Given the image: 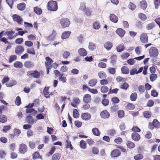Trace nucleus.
<instances>
[{
    "instance_id": "f257e3e1",
    "label": "nucleus",
    "mask_w": 160,
    "mask_h": 160,
    "mask_svg": "<svg viewBox=\"0 0 160 160\" xmlns=\"http://www.w3.org/2000/svg\"><path fill=\"white\" fill-rule=\"evenodd\" d=\"M48 9L52 11H56L58 9L57 2L52 0L49 1L48 3Z\"/></svg>"
},
{
    "instance_id": "f03ea898",
    "label": "nucleus",
    "mask_w": 160,
    "mask_h": 160,
    "mask_svg": "<svg viewBox=\"0 0 160 160\" xmlns=\"http://www.w3.org/2000/svg\"><path fill=\"white\" fill-rule=\"evenodd\" d=\"M42 71L39 72L36 70L32 71H28L27 74L29 76H32L33 78H38L40 77V74H42Z\"/></svg>"
},
{
    "instance_id": "7ed1b4c3",
    "label": "nucleus",
    "mask_w": 160,
    "mask_h": 160,
    "mask_svg": "<svg viewBox=\"0 0 160 160\" xmlns=\"http://www.w3.org/2000/svg\"><path fill=\"white\" fill-rule=\"evenodd\" d=\"M60 23L62 28L68 27L70 23L69 19L67 18H63L61 19L60 20Z\"/></svg>"
},
{
    "instance_id": "20e7f679",
    "label": "nucleus",
    "mask_w": 160,
    "mask_h": 160,
    "mask_svg": "<svg viewBox=\"0 0 160 160\" xmlns=\"http://www.w3.org/2000/svg\"><path fill=\"white\" fill-rule=\"evenodd\" d=\"M150 56L151 57H155L158 54V49L155 47H151L149 50Z\"/></svg>"
},
{
    "instance_id": "39448f33",
    "label": "nucleus",
    "mask_w": 160,
    "mask_h": 160,
    "mask_svg": "<svg viewBox=\"0 0 160 160\" xmlns=\"http://www.w3.org/2000/svg\"><path fill=\"white\" fill-rule=\"evenodd\" d=\"M14 21L16 22L19 24H22L23 22V20L21 17L17 14H14L12 16Z\"/></svg>"
},
{
    "instance_id": "423d86ee",
    "label": "nucleus",
    "mask_w": 160,
    "mask_h": 160,
    "mask_svg": "<svg viewBox=\"0 0 160 160\" xmlns=\"http://www.w3.org/2000/svg\"><path fill=\"white\" fill-rule=\"evenodd\" d=\"M28 148L27 145L24 144L22 143L19 145V151L22 154H24L27 152Z\"/></svg>"
},
{
    "instance_id": "0eeeda50",
    "label": "nucleus",
    "mask_w": 160,
    "mask_h": 160,
    "mask_svg": "<svg viewBox=\"0 0 160 160\" xmlns=\"http://www.w3.org/2000/svg\"><path fill=\"white\" fill-rule=\"evenodd\" d=\"M141 41L143 43H147L148 42V37L146 33L142 34L140 36Z\"/></svg>"
},
{
    "instance_id": "6e6552de",
    "label": "nucleus",
    "mask_w": 160,
    "mask_h": 160,
    "mask_svg": "<svg viewBox=\"0 0 160 160\" xmlns=\"http://www.w3.org/2000/svg\"><path fill=\"white\" fill-rule=\"evenodd\" d=\"M121 154L120 151L118 149H115L111 153V156L112 158H116L119 156Z\"/></svg>"
},
{
    "instance_id": "1a4fd4ad",
    "label": "nucleus",
    "mask_w": 160,
    "mask_h": 160,
    "mask_svg": "<svg viewBox=\"0 0 160 160\" xmlns=\"http://www.w3.org/2000/svg\"><path fill=\"white\" fill-rule=\"evenodd\" d=\"M91 101V95L88 94L85 95L83 98V102L86 103H90Z\"/></svg>"
},
{
    "instance_id": "9d476101",
    "label": "nucleus",
    "mask_w": 160,
    "mask_h": 160,
    "mask_svg": "<svg viewBox=\"0 0 160 160\" xmlns=\"http://www.w3.org/2000/svg\"><path fill=\"white\" fill-rule=\"evenodd\" d=\"M100 116L103 118H108L110 117V113L107 111L104 110L101 112Z\"/></svg>"
},
{
    "instance_id": "9b49d317",
    "label": "nucleus",
    "mask_w": 160,
    "mask_h": 160,
    "mask_svg": "<svg viewBox=\"0 0 160 160\" xmlns=\"http://www.w3.org/2000/svg\"><path fill=\"white\" fill-rule=\"evenodd\" d=\"M23 47L19 46L17 47L15 49V52L17 54L20 55L24 51Z\"/></svg>"
},
{
    "instance_id": "f8f14e48",
    "label": "nucleus",
    "mask_w": 160,
    "mask_h": 160,
    "mask_svg": "<svg viewBox=\"0 0 160 160\" xmlns=\"http://www.w3.org/2000/svg\"><path fill=\"white\" fill-rule=\"evenodd\" d=\"M113 46L112 43L109 41H107L105 42L104 44V48L107 50H110Z\"/></svg>"
},
{
    "instance_id": "ddd939ff",
    "label": "nucleus",
    "mask_w": 160,
    "mask_h": 160,
    "mask_svg": "<svg viewBox=\"0 0 160 160\" xmlns=\"http://www.w3.org/2000/svg\"><path fill=\"white\" fill-rule=\"evenodd\" d=\"M15 33V32L12 30H9L5 32V34L6 35L9 39H12L14 38L13 35Z\"/></svg>"
},
{
    "instance_id": "4468645a",
    "label": "nucleus",
    "mask_w": 160,
    "mask_h": 160,
    "mask_svg": "<svg viewBox=\"0 0 160 160\" xmlns=\"http://www.w3.org/2000/svg\"><path fill=\"white\" fill-rule=\"evenodd\" d=\"M140 136L138 133L136 132H134L132 133V138L133 140L138 141L140 139Z\"/></svg>"
},
{
    "instance_id": "2eb2a0df",
    "label": "nucleus",
    "mask_w": 160,
    "mask_h": 160,
    "mask_svg": "<svg viewBox=\"0 0 160 160\" xmlns=\"http://www.w3.org/2000/svg\"><path fill=\"white\" fill-rule=\"evenodd\" d=\"M125 32V31L121 28H118L116 31V33L121 38L123 37Z\"/></svg>"
},
{
    "instance_id": "dca6fc26",
    "label": "nucleus",
    "mask_w": 160,
    "mask_h": 160,
    "mask_svg": "<svg viewBox=\"0 0 160 160\" xmlns=\"http://www.w3.org/2000/svg\"><path fill=\"white\" fill-rule=\"evenodd\" d=\"M81 118L83 120H88L91 118V115L88 113H84L82 114L81 116Z\"/></svg>"
},
{
    "instance_id": "f3484780",
    "label": "nucleus",
    "mask_w": 160,
    "mask_h": 160,
    "mask_svg": "<svg viewBox=\"0 0 160 160\" xmlns=\"http://www.w3.org/2000/svg\"><path fill=\"white\" fill-rule=\"evenodd\" d=\"M78 52L79 54L82 56H86L87 54V51L85 49L83 48L79 49Z\"/></svg>"
},
{
    "instance_id": "a211bd4d",
    "label": "nucleus",
    "mask_w": 160,
    "mask_h": 160,
    "mask_svg": "<svg viewBox=\"0 0 160 160\" xmlns=\"http://www.w3.org/2000/svg\"><path fill=\"white\" fill-rule=\"evenodd\" d=\"M109 18L111 21L114 23H116L118 21V18L113 14H110L109 16Z\"/></svg>"
},
{
    "instance_id": "6ab92c4d",
    "label": "nucleus",
    "mask_w": 160,
    "mask_h": 160,
    "mask_svg": "<svg viewBox=\"0 0 160 160\" xmlns=\"http://www.w3.org/2000/svg\"><path fill=\"white\" fill-rule=\"evenodd\" d=\"M71 33V32L69 31L64 32L61 35L62 38L64 39L68 38Z\"/></svg>"
},
{
    "instance_id": "aec40b11",
    "label": "nucleus",
    "mask_w": 160,
    "mask_h": 160,
    "mask_svg": "<svg viewBox=\"0 0 160 160\" xmlns=\"http://www.w3.org/2000/svg\"><path fill=\"white\" fill-rule=\"evenodd\" d=\"M96 45L95 43L90 42L89 43L88 48L91 51H94L96 48Z\"/></svg>"
},
{
    "instance_id": "412c9836",
    "label": "nucleus",
    "mask_w": 160,
    "mask_h": 160,
    "mask_svg": "<svg viewBox=\"0 0 160 160\" xmlns=\"http://www.w3.org/2000/svg\"><path fill=\"white\" fill-rule=\"evenodd\" d=\"M7 117L4 115L2 114L0 115V122L4 123L7 121Z\"/></svg>"
},
{
    "instance_id": "4be33fe9",
    "label": "nucleus",
    "mask_w": 160,
    "mask_h": 160,
    "mask_svg": "<svg viewBox=\"0 0 160 160\" xmlns=\"http://www.w3.org/2000/svg\"><path fill=\"white\" fill-rule=\"evenodd\" d=\"M61 156V154L59 153H55L53 155L52 160H59Z\"/></svg>"
},
{
    "instance_id": "5701e85b",
    "label": "nucleus",
    "mask_w": 160,
    "mask_h": 160,
    "mask_svg": "<svg viewBox=\"0 0 160 160\" xmlns=\"http://www.w3.org/2000/svg\"><path fill=\"white\" fill-rule=\"evenodd\" d=\"M25 4L24 3H22L18 4L17 8L20 10H23L25 8Z\"/></svg>"
},
{
    "instance_id": "b1692460",
    "label": "nucleus",
    "mask_w": 160,
    "mask_h": 160,
    "mask_svg": "<svg viewBox=\"0 0 160 160\" xmlns=\"http://www.w3.org/2000/svg\"><path fill=\"white\" fill-rule=\"evenodd\" d=\"M24 65L27 68H32L34 66V64L32 62L28 61L25 62Z\"/></svg>"
},
{
    "instance_id": "393cba45",
    "label": "nucleus",
    "mask_w": 160,
    "mask_h": 160,
    "mask_svg": "<svg viewBox=\"0 0 160 160\" xmlns=\"http://www.w3.org/2000/svg\"><path fill=\"white\" fill-rule=\"evenodd\" d=\"M93 134L96 136H99L100 134V132L97 128H93L92 130Z\"/></svg>"
},
{
    "instance_id": "a878e982",
    "label": "nucleus",
    "mask_w": 160,
    "mask_h": 160,
    "mask_svg": "<svg viewBox=\"0 0 160 160\" xmlns=\"http://www.w3.org/2000/svg\"><path fill=\"white\" fill-rule=\"evenodd\" d=\"M14 66L15 68H20L23 67V64L21 62L17 61L14 63Z\"/></svg>"
},
{
    "instance_id": "bb28decb",
    "label": "nucleus",
    "mask_w": 160,
    "mask_h": 160,
    "mask_svg": "<svg viewBox=\"0 0 160 160\" xmlns=\"http://www.w3.org/2000/svg\"><path fill=\"white\" fill-rule=\"evenodd\" d=\"M56 33L54 31L52 32V33L49 36L47 37L46 39L47 40H52L56 36Z\"/></svg>"
},
{
    "instance_id": "cd10ccee",
    "label": "nucleus",
    "mask_w": 160,
    "mask_h": 160,
    "mask_svg": "<svg viewBox=\"0 0 160 160\" xmlns=\"http://www.w3.org/2000/svg\"><path fill=\"white\" fill-rule=\"evenodd\" d=\"M34 12L37 14L39 15L41 14L42 12L41 9L37 7L34 8Z\"/></svg>"
},
{
    "instance_id": "c85d7f7f",
    "label": "nucleus",
    "mask_w": 160,
    "mask_h": 160,
    "mask_svg": "<svg viewBox=\"0 0 160 160\" xmlns=\"http://www.w3.org/2000/svg\"><path fill=\"white\" fill-rule=\"evenodd\" d=\"M26 120L29 124H32L35 122L34 120L32 119V117L30 116L27 117Z\"/></svg>"
},
{
    "instance_id": "c756f323",
    "label": "nucleus",
    "mask_w": 160,
    "mask_h": 160,
    "mask_svg": "<svg viewBox=\"0 0 160 160\" xmlns=\"http://www.w3.org/2000/svg\"><path fill=\"white\" fill-rule=\"evenodd\" d=\"M122 72L124 74H128L129 72V69L125 66H123L121 68Z\"/></svg>"
},
{
    "instance_id": "7c9ffc66",
    "label": "nucleus",
    "mask_w": 160,
    "mask_h": 160,
    "mask_svg": "<svg viewBox=\"0 0 160 160\" xmlns=\"http://www.w3.org/2000/svg\"><path fill=\"white\" fill-rule=\"evenodd\" d=\"M97 83V80L95 79H93L89 81L88 84L90 86L93 87Z\"/></svg>"
},
{
    "instance_id": "2f4dec72",
    "label": "nucleus",
    "mask_w": 160,
    "mask_h": 160,
    "mask_svg": "<svg viewBox=\"0 0 160 160\" xmlns=\"http://www.w3.org/2000/svg\"><path fill=\"white\" fill-rule=\"evenodd\" d=\"M98 75L99 78L101 79L105 78H106V75L104 72L100 71L98 72Z\"/></svg>"
},
{
    "instance_id": "473e14b6",
    "label": "nucleus",
    "mask_w": 160,
    "mask_h": 160,
    "mask_svg": "<svg viewBox=\"0 0 160 160\" xmlns=\"http://www.w3.org/2000/svg\"><path fill=\"white\" fill-rule=\"evenodd\" d=\"M137 97V94L136 92L132 93L130 97V99L132 101H135Z\"/></svg>"
},
{
    "instance_id": "72a5a7b5",
    "label": "nucleus",
    "mask_w": 160,
    "mask_h": 160,
    "mask_svg": "<svg viewBox=\"0 0 160 160\" xmlns=\"http://www.w3.org/2000/svg\"><path fill=\"white\" fill-rule=\"evenodd\" d=\"M140 4L141 8L143 9H145L147 7V2L144 0L141 1Z\"/></svg>"
},
{
    "instance_id": "f704fd0d",
    "label": "nucleus",
    "mask_w": 160,
    "mask_h": 160,
    "mask_svg": "<svg viewBox=\"0 0 160 160\" xmlns=\"http://www.w3.org/2000/svg\"><path fill=\"white\" fill-rule=\"evenodd\" d=\"M135 108V106L133 104L129 103L126 106V109L128 111L132 110Z\"/></svg>"
},
{
    "instance_id": "c9c22d12",
    "label": "nucleus",
    "mask_w": 160,
    "mask_h": 160,
    "mask_svg": "<svg viewBox=\"0 0 160 160\" xmlns=\"http://www.w3.org/2000/svg\"><path fill=\"white\" fill-rule=\"evenodd\" d=\"M155 23L154 22L148 24L146 26V28L148 30H150L152 29L155 26Z\"/></svg>"
},
{
    "instance_id": "e433bc0d",
    "label": "nucleus",
    "mask_w": 160,
    "mask_h": 160,
    "mask_svg": "<svg viewBox=\"0 0 160 160\" xmlns=\"http://www.w3.org/2000/svg\"><path fill=\"white\" fill-rule=\"evenodd\" d=\"M27 52L31 54H35V52L34 49L32 48H28L27 49Z\"/></svg>"
},
{
    "instance_id": "4c0bfd02",
    "label": "nucleus",
    "mask_w": 160,
    "mask_h": 160,
    "mask_svg": "<svg viewBox=\"0 0 160 160\" xmlns=\"http://www.w3.org/2000/svg\"><path fill=\"white\" fill-rule=\"evenodd\" d=\"M73 116L74 118H78L79 116V113L78 111L76 109L73 110Z\"/></svg>"
},
{
    "instance_id": "58836bf2",
    "label": "nucleus",
    "mask_w": 160,
    "mask_h": 160,
    "mask_svg": "<svg viewBox=\"0 0 160 160\" xmlns=\"http://www.w3.org/2000/svg\"><path fill=\"white\" fill-rule=\"evenodd\" d=\"M138 16L139 18L142 20H145L147 18V16L145 14L141 13H139Z\"/></svg>"
},
{
    "instance_id": "ea45409f",
    "label": "nucleus",
    "mask_w": 160,
    "mask_h": 160,
    "mask_svg": "<svg viewBox=\"0 0 160 160\" xmlns=\"http://www.w3.org/2000/svg\"><path fill=\"white\" fill-rule=\"evenodd\" d=\"M108 90V87L105 86H102L101 88V92L103 93L107 92Z\"/></svg>"
},
{
    "instance_id": "a19ab883",
    "label": "nucleus",
    "mask_w": 160,
    "mask_h": 160,
    "mask_svg": "<svg viewBox=\"0 0 160 160\" xmlns=\"http://www.w3.org/2000/svg\"><path fill=\"white\" fill-rule=\"evenodd\" d=\"M86 8L85 3L84 2H82L80 4V6L79 8V10L83 11Z\"/></svg>"
},
{
    "instance_id": "79ce46f5",
    "label": "nucleus",
    "mask_w": 160,
    "mask_h": 160,
    "mask_svg": "<svg viewBox=\"0 0 160 160\" xmlns=\"http://www.w3.org/2000/svg\"><path fill=\"white\" fill-rule=\"evenodd\" d=\"M80 147L82 149H85L86 148V143L83 140H81L80 142Z\"/></svg>"
},
{
    "instance_id": "37998d69",
    "label": "nucleus",
    "mask_w": 160,
    "mask_h": 160,
    "mask_svg": "<svg viewBox=\"0 0 160 160\" xmlns=\"http://www.w3.org/2000/svg\"><path fill=\"white\" fill-rule=\"evenodd\" d=\"M93 27L95 29H98L100 28L99 23L97 21L93 23Z\"/></svg>"
},
{
    "instance_id": "c03bdc74",
    "label": "nucleus",
    "mask_w": 160,
    "mask_h": 160,
    "mask_svg": "<svg viewBox=\"0 0 160 160\" xmlns=\"http://www.w3.org/2000/svg\"><path fill=\"white\" fill-rule=\"evenodd\" d=\"M17 58V56L16 55H12L11 56H10L9 58V62L10 63H11L13 61H14L16 60Z\"/></svg>"
},
{
    "instance_id": "a18cd8bd",
    "label": "nucleus",
    "mask_w": 160,
    "mask_h": 160,
    "mask_svg": "<svg viewBox=\"0 0 160 160\" xmlns=\"http://www.w3.org/2000/svg\"><path fill=\"white\" fill-rule=\"evenodd\" d=\"M150 80L152 82L155 81L157 78V75L155 74L152 73L150 75Z\"/></svg>"
},
{
    "instance_id": "49530a36",
    "label": "nucleus",
    "mask_w": 160,
    "mask_h": 160,
    "mask_svg": "<svg viewBox=\"0 0 160 160\" xmlns=\"http://www.w3.org/2000/svg\"><path fill=\"white\" fill-rule=\"evenodd\" d=\"M127 147L130 148H132L135 147L134 144L132 142L128 141L127 142Z\"/></svg>"
},
{
    "instance_id": "de8ad7c7",
    "label": "nucleus",
    "mask_w": 160,
    "mask_h": 160,
    "mask_svg": "<svg viewBox=\"0 0 160 160\" xmlns=\"http://www.w3.org/2000/svg\"><path fill=\"white\" fill-rule=\"evenodd\" d=\"M118 117L119 118H122L124 116V112L122 110H119L118 112Z\"/></svg>"
},
{
    "instance_id": "09e8293b",
    "label": "nucleus",
    "mask_w": 160,
    "mask_h": 160,
    "mask_svg": "<svg viewBox=\"0 0 160 160\" xmlns=\"http://www.w3.org/2000/svg\"><path fill=\"white\" fill-rule=\"evenodd\" d=\"M152 124L153 126L155 128L158 127L159 125V122L156 119H154Z\"/></svg>"
},
{
    "instance_id": "8fccbe9b",
    "label": "nucleus",
    "mask_w": 160,
    "mask_h": 160,
    "mask_svg": "<svg viewBox=\"0 0 160 160\" xmlns=\"http://www.w3.org/2000/svg\"><path fill=\"white\" fill-rule=\"evenodd\" d=\"M108 135L113 136L115 134L116 131L114 129H111L108 130Z\"/></svg>"
},
{
    "instance_id": "3c124183",
    "label": "nucleus",
    "mask_w": 160,
    "mask_h": 160,
    "mask_svg": "<svg viewBox=\"0 0 160 160\" xmlns=\"http://www.w3.org/2000/svg\"><path fill=\"white\" fill-rule=\"evenodd\" d=\"M118 109V107L117 105L113 106L110 108V110L111 112H114Z\"/></svg>"
},
{
    "instance_id": "603ef678",
    "label": "nucleus",
    "mask_w": 160,
    "mask_h": 160,
    "mask_svg": "<svg viewBox=\"0 0 160 160\" xmlns=\"http://www.w3.org/2000/svg\"><path fill=\"white\" fill-rule=\"evenodd\" d=\"M124 47L123 45L120 44L117 48V50L118 52H121L124 50Z\"/></svg>"
},
{
    "instance_id": "864d4df0",
    "label": "nucleus",
    "mask_w": 160,
    "mask_h": 160,
    "mask_svg": "<svg viewBox=\"0 0 160 160\" xmlns=\"http://www.w3.org/2000/svg\"><path fill=\"white\" fill-rule=\"evenodd\" d=\"M109 103L108 100L107 99H104L102 101V104L105 106H106L108 105Z\"/></svg>"
},
{
    "instance_id": "5fc2aeb1",
    "label": "nucleus",
    "mask_w": 160,
    "mask_h": 160,
    "mask_svg": "<svg viewBox=\"0 0 160 160\" xmlns=\"http://www.w3.org/2000/svg\"><path fill=\"white\" fill-rule=\"evenodd\" d=\"M129 85L127 82H124L122 85L121 86L120 88H121L126 90L129 87Z\"/></svg>"
},
{
    "instance_id": "6e6d98bb",
    "label": "nucleus",
    "mask_w": 160,
    "mask_h": 160,
    "mask_svg": "<svg viewBox=\"0 0 160 160\" xmlns=\"http://www.w3.org/2000/svg\"><path fill=\"white\" fill-rule=\"evenodd\" d=\"M128 7L132 10H133L136 8V6L133 3L130 2L128 5Z\"/></svg>"
},
{
    "instance_id": "4d7b16f0",
    "label": "nucleus",
    "mask_w": 160,
    "mask_h": 160,
    "mask_svg": "<svg viewBox=\"0 0 160 160\" xmlns=\"http://www.w3.org/2000/svg\"><path fill=\"white\" fill-rule=\"evenodd\" d=\"M26 112L28 113H31L32 112L34 113L37 112L33 109L28 108L26 109Z\"/></svg>"
},
{
    "instance_id": "13d9d810",
    "label": "nucleus",
    "mask_w": 160,
    "mask_h": 160,
    "mask_svg": "<svg viewBox=\"0 0 160 160\" xmlns=\"http://www.w3.org/2000/svg\"><path fill=\"white\" fill-rule=\"evenodd\" d=\"M98 66L99 68H106L107 65L104 62H100L98 64Z\"/></svg>"
},
{
    "instance_id": "bf43d9fd",
    "label": "nucleus",
    "mask_w": 160,
    "mask_h": 160,
    "mask_svg": "<svg viewBox=\"0 0 160 160\" xmlns=\"http://www.w3.org/2000/svg\"><path fill=\"white\" fill-rule=\"evenodd\" d=\"M15 103L18 106H19L21 103L20 98L19 96H17L16 99Z\"/></svg>"
},
{
    "instance_id": "052dcab7",
    "label": "nucleus",
    "mask_w": 160,
    "mask_h": 160,
    "mask_svg": "<svg viewBox=\"0 0 160 160\" xmlns=\"http://www.w3.org/2000/svg\"><path fill=\"white\" fill-rule=\"evenodd\" d=\"M13 132L14 135L16 136H18L21 133L20 130L16 128H15L14 129Z\"/></svg>"
},
{
    "instance_id": "680f3d73",
    "label": "nucleus",
    "mask_w": 160,
    "mask_h": 160,
    "mask_svg": "<svg viewBox=\"0 0 160 160\" xmlns=\"http://www.w3.org/2000/svg\"><path fill=\"white\" fill-rule=\"evenodd\" d=\"M143 115L145 117L148 118H149L151 116L150 113L148 111L145 112L143 113Z\"/></svg>"
},
{
    "instance_id": "e2e57ef3",
    "label": "nucleus",
    "mask_w": 160,
    "mask_h": 160,
    "mask_svg": "<svg viewBox=\"0 0 160 160\" xmlns=\"http://www.w3.org/2000/svg\"><path fill=\"white\" fill-rule=\"evenodd\" d=\"M143 158V156L141 154H138L134 157V158L135 160L141 159Z\"/></svg>"
},
{
    "instance_id": "0e129e2a",
    "label": "nucleus",
    "mask_w": 160,
    "mask_h": 160,
    "mask_svg": "<svg viewBox=\"0 0 160 160\" xmlns=\"http://www.w3.org/2000/svg\"><path fill=\"white\" fill-rule=\"evenodd\" d=\"M112 101L113 103H117L119 102V99L117 97H115L112 98Z\"/></svg>"
},
{
    "instance_id": "69168bd1",
    "label": "nucleus",
    "mask_w": 160,
    "mask_h": 160,
    "mask_svg": "<svg viewBox=\"0 0 160 160\" xmlns=\"http://www.w3.org/2000/svg\"><path fill=\"white\" fill-rule=\"evenodd\" d=\"M138 90L140 92H143L145 90L144 86L142 85L139 86Z\"/></svg>"
},
{
    "instance_id": "338daca9",
    "label": "nucleus",
    "mask_w": 160,
    "mask_h": 160,
    "mask_svg": "<svg viewBox=\"0 0 160 160\" xmlns=\"http://www.w3.org/2000/svg\"><path fill=\"white\" fill-rule=\"evenodd\" d=\"M23 41V39L22 38H19L17 39L15 41L16 43L18 44H21Z\"/></svg>"
},
{
    "instance_id": "774afa93",
    "label": "nucleus",
    "mask_w": 160,
    "mask_h": 160,
    "mask_svg": "<svg viewBox=\"0 0 160 160\" xmlns=\"http://www.w3.org/2000/svg\"><path fill=\"white\" fill-rule=\"evenodd\" d=\"M67 144H66V148H70L71 150H72L73 148L72 147V145L71 144V142L70 141L67 140L66 141Z\"/></svg>"
}]
</instances>
